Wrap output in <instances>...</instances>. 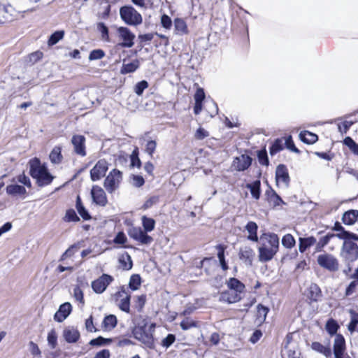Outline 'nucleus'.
Segmentation results:
<instances>
[{
  "label": "nucleus",
  "instance_id": "nucleus-1",
  "mask_svg": "<svg viewBox=\"0 0 358 358\" xmlns=\"http://www.w3.org/2000/svg\"><path fill=\"white\" fill-rule=\"evenodd\" d=\"M134 324L132 329L134 337L148 348H152L154 344L152 332L155 330V324H149L146 318L138 316L134 318Z\"/></svg>",
  "mask_w": 358,
  "mask_h": 358
},
{
  "label": "nucleus",
  "instance_id": "nucleus-2",
  "mask_svg": "<svg viewBox=\"0 0 358 358\" xmlns=\"http://www.w3.org/2000/svg\"><path fill=\"white\" fill-rule=\"evenodd\" d=\"M261 245L258 248L259 261H271L279 249V238L274 233H265L260 236Z\"/></svg>",
  "mask_w": 358,
  "mask_h": 358
},
{
  "label": "nucleus",
  "instance_id": "nucleus-3",
  "mask_svg": "<svg viewBox=\"0 0 358 358\" xmlns=\"http://www.w3.org/2000/svg\"><path fill=\"white\" fill-rule=\"evenodd\" d=\"M310 348L313 350L323 355L326 358H331L332 350L329 345H324L320 342H313ZM346 350L345 341L343 335L336 334L333 345L334 358H344Z\"/></svg>",
  "mask_w": 358,
  "mask_h": 358
},
{
  "label": "nucleus",
  "instance_id": "nucleus-4",
  "mask_svg": "<svg viewBox=\"0 0 358 358\" xmlns=\"http://www.w3.org/2000/svg\"><path fill=\"white\" fill-rule=\"evenodd\" d=\"M30 174L36 179L39 186L48 185L51 183L53 176L48 172L45 165H41L38 159L34 158L29 162Z\"/></svg>",
  "mask_w": 358,
  "mask_h": 358
},
{
  "label": "nucleus",
  "instance_id": "nucleus-5",
  "mask_svg": "<svg viewBox=\"0 0 358 358\" xmlns=\"http://www.w3.org/2000/svg\"><path fill=\"white\" fill-rule=\"evenodd\" d=\"M120 15L125 24L137 26L142 23L141 15L131 6H124L120 9Z\"/></svg>",
  "mask_w": 358,
  "mask_h": 358
},
{
  "label": "nucleus",
  "instance_id": "nucleus-6",
  "mask_svg": "<svg viewBox=\"0 0 358 358\" xmlns=\"http://www.w3.org/2000/svg\"><path fill=\"white\" fill-rule=\"evenodd\" d=\"M341 256L348 264L354 262L358 259V245L352 241H344Z\"/></svg>",
  "mask_w": 358,
  "mask_h": 358
},
{
  "label": "nucleus",
  "instance_id": "nucleus-7",
  "mask_svg": "<svg viewBox=\"0 0 358 358\" xmlns=\"http://www.w3.org/2000/svg\"><path fill=\"white\" fill-rule=\"evenodd\" d=\"M317 262L320 267L330 272H335L339 269L338 260L329 253L324 252L318 255Z\"/></svg>",
  "mask_w": 358,
  "mask_h": 358
},
{
  "label": "nucleus",
  "instance_id": "nucleus-8",
  "mask_svg": "<svg viewBox=\"0 0 358 358\" xmlns=\"http://www.w3.org/2000/svg\"><path fill=\"white\" fill-rule=\"evenodd\" d=\"M122 179V172L116 169H114L106 178L103 183L104 187L108 192L112 193L119 187Z\"/></svg>",
  "mask_w": 358,
  "mask_h": 358
},
{
  "label": "nucleus",
  "instance_id": "nucleus-9",
  "mask_svg": "<svg viewBox=\"0 0 358 358\" xmlns=\"http://www.w3.org/2000/svg\"><path fill=\"white\" fill-rule=\"evenodd\" d=\"M113 280L114 278L112 275L104 273L92 281L91 286L95 293L102 294Z\"/></svg>",
  "mask_w": 358,
  "mask_h": 358
},
{
  "label": "nucleus",
  "instance_id": "nucleus-10",
  "mask_svg": "<svg viewBox=\"0 0 358 358\" xmlns=\"http://www.w3.org/2000/svg\"><path fill=\"white\" fill-rule=\"evenodd\" d=\"M119 39L122 41L120 45L122 48H131L134 44L135 34L127 27H120L117 29Z\"/></svg>",
  "mask_w": 358,
  "mask_h": 358
},
{
  "label": "nucleus",
  "instance_id": "nucleus-11",
  "mask_svg": "<svg viewBox=\"0 0 358 358\" xmlns=\"http://www.w3.org/2000/svg\"><path fill=\"white\" fill-rule=\"evenodd\" d=\"M108 169V164L105 159H100L90 171L92 181H96L105 176Z\"/></svg>",
  "mask_w": 358,
  "mask_h": 358
},
{
  "label": "nucleus",
  "instance_id": "nucleus-12",
  "mask_svg": "<svg viewBox=\"0 0 358 358\" xmlns=\"http://www.w3.org/2000/svg\"><path fill=\"white\" fill-rule=\"evenodd\" d=\"M129 235L134 240L145 245L150 244L153 241V238L140 227L131 229L129 231Z\"/></svg>",
  "mask_w": 358,
  "mask_h": 358
},
{
  "label": "nucleus",
  "instance_id": "nucleus-13",
  "mask_svg": "<svg viewBox=\"0 0 358 358\" xmlns=\"http://www.w3.org/2000/svg\"><path fill=\"white\" fill-rule=\"evenodd\" d=\"M93 201L101 206H105L108 202L104 190L98 185H94L91 190Z\"/></svg>",
  "mask_w": 358,
  "mask_h": 358
},
{
  "label": "nucleus",
  "instance_id": "nucleus-14",
  "mask_svg": "<svg viewBox=\"0 0 358 358\" xmlns=\"http://www.w3.org/2000/svg\"><path fill=\"white\" fill-rule=\"evenodd\" d=\"M255 253L250 246L245 245L240 248L238 252L239 259L246 265L251 266L255 258Z\"/></svg>",
  "mask_w": 358,
  "mask_h": 358
},
{
  "label": "nucleus",
  "instance_id": "nucleus-15",
  "mask_svg": "<svg viewBox=\"0 0 358 358\" xmlns=\"http://www.w3.org/2000/svg\"><path fill=\"white\" fill-rule=\"evenodd\" d=\"M252 163V158L246 155L236 157L232 164V166L238 171H243L249 168Z\"/></svg>",
  "mask_w": 358,
  "mask_h": 358
},
{
  "label": "nucleus",
  "instance_id": "nucleus-16",
  "mask_svg": "<svg viewBox=\"0 0 358 358\" xmlns=\"http://www.w3.org/2000/svg\"><path fill=\"white\" fill-rule=\"evenodd\" d=\"M71 143L73 145L74 151L77 155L82 157L86 155L85 138L82 135H74L71 138Z\"/></svg>",
  "mask_w": 358,
  "mask_h": 358
},
{
  "label": "nucleus",
  "instance_id": "nucleus-17",
  "mask_svg": "<svg viewBox=\"0 0 358 358\" xmlns=\"http://www.w3.org/2000/svg\"><path fill=\"white\" fill-rule=\"evenodd\" d=\"M275 180L277 183L282 182L285 187H288L289 183V176L287 169L284 164H279L275 170Z\"/></svg>",
  "mask_w": 358,
  "mask_h": 358
},
{
  "label": "nucleus",
  "instance_id": "nucleus-18",
  "mask_svg": "<svg viewBox=\"0 0 358 358\" xmlns=\"http://www.w3.org/2000/svg\"><path fill=\"white\" fill-rule=\"evenodd\" d=\"M72 306L70 303L66 302L59 306V310L55 313L54 319L57 322H63L71 313Z\"/></svg>",
  "mask_w": 358,
  "mask_h": 358
},
{
  "label": "nucleus",
  "instance_id": "nucleus-19",
  "mask_svg": "<svg viewBox=\"0 0 358 358\" xmlns=\"http://www.w3.org/2000/svg\"><path fill=\"white\" fill-rule=\"evenodd\" d=\"M13 8L10 5L0 3V24H4L12 20Z\"/></svg>",
  "mask_w": 358,
  "mask_h": 358
},
{
  "label": "nucleus",
  "instance_id": "nucleus-20",
  "mask_svg": "<svg viewBox=\"0 0 358 358\" xmlns=\"http://www.w3.org/2000/svg\"><path fill=\"white\" fill-rule=\"evenodd\" d=\"M63 336L67 343H73L77 342L79 339L80 333L74 327H69L64 329L63 331Z\"/></svg>",
  "mask_w": 358,
  "mask_h": 358
},
{
  "label": "nucleus",
  "instance_id": "nucleus-21",
  "mask_svg": "<svg viewBox=\"0 0 358 358\" xmlns=\"http://www.w3.org/2000/svg\"><path fill=\"white\" fill-rule=\"evenodd\" d=\"M120 296L125 295L120 301L119 308L124 312L129 313L130 311V295L125 291L122 287L118 292Z\"/></svg>",
  "mask_w": 358,
  "mask_h": 358
},
{
  "label": "nucleus",
  "instance_id": "nucleus-22",
  "mask_svg": "<svg viewBox=\"0 0 358 358\" xmlns=\"http://www.w3.org/2000/svg\"><path fill=\"white\" fill-rule=\"evenodd\" d=\"M140 66V62L138 59H134L132 62L125 64L123 63L120 73L122 74H127L136 71Z\"/></svg>",
  "mask_w": 358,
  "mask_h": 358
},
{
  "label": "nucleus",
  "instance_id": "nucleus-23",
  "mask_svg": "<svg viewBox=\"0 0 358 358\" xmlns=\"http://www.w3.org/2000/svg\"><path fill=\"white\" fill-rule=\"evenodd\" d=\"M257 229L258 226L255 222L250 221L246 224L245 229L249 234L248 236L249 240L254 242L258 241Z\"/></svg>",
  "mask_w": 358,
  "mask_h": 358
},
{
  "label": "nucleus",
  "instance_id": "nucleus-24",
  "mask_svg": "<svg viewBox=\"0 0 358 358\" xmlns=\"http://www.w3.org/2000/svg\"><path fill=\"white\" fill-rule=\"evenodd\" d=\"M322 296L320 288L317 284L312 283L308 289V297L313 301H317Z\"/></svg>",
  "mask_w": 358,
  "mask_h": 358
},
{
  "label": "nucleus",
  "instance_id": "nucleus-25",
  "mask_svg": "<svg viewBox=\"0 0 358 358\" xmlns=\"http://www.w3.org/2000/svg\"><path fill=\"white\" fill-rule=\"evenodd\" d=\"M246 188L250 191L252 196L256 200L259 199L261 193V182L259 180L254 181L252 183L246 184Z\"/></svg>",
  "mask_w": 358,
  "mask_h": 358
},
{
  "label": "nucleus",
  "instance_id": "nucleus-26",
  "mask_svg": "<svg viewBox=\"0 0 358 358\" xmlns=\"http://www.w3.org/2000/svg\"><path fill=\"white\" fill-rule=\"evenodd\" d=\"M358 217L357 210H350L345 212L342 217V221L345 224H353Z\"/></svg>",
  "mask_w": 358,
  "mask_h": 358
},
{
  "label": "nucleus",
  "instance_id": "nucleus-27",
  "mask_svg": "<svg viewBox=\"0 0 358 358\" xmlns=\"http://www.w3.org/2000/svg\"><path fill=\"white\" fill-rule=\"evenodd\" d=\"M6 192L11 196H20L25 194L27 192L24 186L15 184L8 185Z\"/></svg>",
  "mask_w": 358,
  "mask_h": 358
},
{
  "label": "nucleus",
  "instance_id": "nucleus-28",
  "mask_svg": "<svg viewBox=\"0 0 358 358\" xmlns=\"http://www.w3.org/2000/svg\"><path fill=\"white\" fill-rule=\"evenodd\" d=\"M223 300L227 301L229 303H235L241 300V294L234 290H228L222 294Z\"/></svg>",
  "mask_w": 358,
  "mask_h": 358
},
{
  "label": "nucleus",
  "instance_id": "nucleus-29",
  "mask_svg": "<svg viewBox=\"0 0 358 358\" xmlns=\"http://www.w3.org/2000/svg\"><path fill=\"white\" fill-rule=\"evenodd\" d=\"M227 286L229 288V290H234L239 294H241L245 289V285L238 279L231 278L228 282Z\"/></svg>",
  "mask_w": 358,
  "mask_h": 358
},
{
  "label": "nucleus",
  "instance_id": "nucleus-30",
  "mask_svg": "<svg viewBox=\"0 0 358 358\" xmlns=\"http://www.w3.org/2000/svg\"><path fill=\"white\" fill-rule=\"evenodd\" d=\"M316 243V238L313 236L307 238H299V250L301 252H303L306 250Z\"/></svg>",
  "mask_w": 358,
  "mask_h": 358
},
{
  "label": "nucleus",
  "instance_id": "nucleus-31",
  "mask_svg": "<svg viewBox=\"0 0 358 358\" xmlns=\"http://www.w3.org/2000/svg\"><path fill=\"white\" fill-rule=\"evenodd\" d=\"M49 157L52 164H60L63 159V156L62 155V148L59 146L55 147L50 153Z\"/></svg>",
  "mask_w": 358,
  "mask_h": 358
},
{
  "label": "nucleus",
  "instance_id": "nucleus-32",
  "mask_svg": "<svg viewBox=\"0 0 358 358\" xmlns=\"http://www.w3.org/2000/svg\"><path fill=\"white\" fill-rule=\"evenodd\" d=\"M300 139L307 144H313L317 141V136L308 131H303L299 134Z\"/></svg>",
  "mask_w": 358,
  "mask_h": 358
},
{
  "label": "nucleus",
  "instance_id": "nucleus-33",
  "mask_svg": "<svg viewBox=\"0 0 358 358\" xmlns=\"http://www.w3.org/2000/svg\"><path fill=\"white\" fill-rule=\"evenodd\" d=\"M76 208L77 209L78 213L81 216V217L85 220H89L91 219V216L88 211L84 207L81 199L79 196H77L76 199Z\"/></svg>",
  "mask_w": 358,
  "mask_h": 358
},
{
  "label": "nucleus",
  "instance_id": "nucleus-34",
  "mask_svg": "<svg viewBox=\"0 0 358 358\" xmlns=\"http://www.w3.org/2000/svg\"><path fill=\"white\" fill-rule=\"evenodd\" d=\"M174 27L176 34L182 35L187 33V24L183 19L176 18L174 20Z\"/></svg>",
  "mask_w": 358,
  "mask_h": 358
},
{
  "label": "nucleus",
  "instance_id": "nucleus-35",
  "mask_svg": "<svg viewBox=\"0 0 358 358\" xmlns=\"http://www.w3.org/2000/svg\"><path fill=\"white\" fill-rule=\"evenodd\" d=\"M349 313L350 315V322L348 326V329L351 333H353L357 330L358 324V313L352 309L349 310Z\"/></svg>",
  "mask_w": 358,
  "mask_h": 358
},
{
  "label": "nucleus",
  "instance_id": "nucleus-36",
  "mask_svg": "<svg viewBox=\"0 0 358 358\" xmlns=\"http://www.w3.org/2000/svg\"><path fill=\"white\" fill-rule=\"evenodd\" d=\"M180 326L182 330L187 331L198 327V322L191 317H185L180 322Z\"/></svg>",
  "mask_w": 358,
  "mask_h": 358
},
{
  "label": "nucleus",
  "instance_id": "nucleus-37",
  "mask_svg": "<svg viewBox=\"0 0 358 358\" xmlns=\"http://www.w3.org/2000/svg\"><path fill=\"white\" fill-rule=\"evenodd\" d=\"M216 249L217 250V257L221 267L224 271H227L228 269V266L224 259L225 247L222 245H218L216 246Z\"/></svg>",
  "mask_w": 358,
  "mask_h": 358
},
{
  "label": "nucleus",
  "instance_id": "nucleus-38",
  "mask_svg": "<svg viewBox=\"0 0 358 358\" xmlns=\"http://www.w3.org/2000/svg\"><path fill=\"white\" fill-rule=\"evenodd\" d=\"M117 322L116 317L114 315H109L104 318L103 325L105 329L111 330L117 325Z\"/></svg>",
  "mask_w": 358,
  "mask_h": 358
},
{
  "label": "nucleus",
  "instance_id": "nucleus-39",
  "mask_svg": "<svg viewBox=\"0 0 358 358\" xmlns=\"http://www.w3.org/2000/svg\"><path fill=\"white\" fill-rule=\"evenodd\" d=\"M64 36V31L63 30H59L55 31L53 34H51L50 36L48 45L49 46H52L55 44H57L60 40H62Z\"/></svg>",
  "mask_w": 358,
  "mask_h": 358
},
{
  "label": "nucleus",
  "instance_id": "nucleus-40",
  "mask_svg": "<svg viewBox=\"0 0 358 358\" xmlns=\"http://www.w3.org/2000/svg\"><path fill=\"white\" fill-rule=\"evenodd\" d=\"M327 331L331 336L336 335V332L339 328V326L336 320L334 319H329L327 320L325 326Z\"/></svg>",
  "mask_w": 358,
  "mask_h": 358
},
{
  "label": "nucleus",
  "instance_id": "nucleus-41",
  "mask_svg": "<svg viewBox=\"0 0 358 358\" xmlns=\"http://www.w3.org/2000/svg\"><path fill=\"white\" fill-rule=\"evenodd\" d=\"M343 143L353 154L358 155V144L351 137H345L343 140Z\"/></svg>",
  "mask_w": 358,
  "mask_h": 358
},
{
  "label": "nucleus",
  "instance_id": "nucleus-42",
  "mask_svg": "<svg viewBox=\"0 0 358 358\" xmlns=\"http://www.w3.org/2000/svg\"><path fill=\"white\" fill-rule=\"evenodd\" d=\"M142 224L144 228V231L146 232H150L155 229V221L152 218L143 216Z\"/></svg>",
  "mask_w": 358,
  "mask_h": 358
},
{
  "label": "nucleus",
  "instance_id": "nucleus-43",
  "mask_svg": "<svg viewBox=\"0 0 358 358\" xmlns=\"http://www.w3.org/2000/svg\"><path fill=\"white\" fill-rule=\"evenodd\" d=\"M335 236L334 234H327L326 236H323L320 239V241L317 243L316 245V250L320 251L324 248L326 245H327L329 241Z\"/></svg>",
  "mask_w": 358,
  "mask_h": 358
},
{
  "label": "nucleus",
  "instance_id": "nucleus-44",
  "mask_svg": "<svg viewBox=\"0 0 358 358\" xmlns=\"http://www.w3.org/2000/svg\"><path fill=\"white\" fill-rule=\"evenodd\" d=\"M113 341L111 338H105L102 336H99L96 338L92 339L90 341V345L93 346H101L110 343Z\"/></svg>",
  "mask_w": 358,
  "mask_h": 358
},
{
  "label": "nucleus",
  "instance_id": "nucleus-45",
  "mask_svg": "<svg viewBox=\"0 0 358 358\" xmlns=\"http://www.w3.org/2000/svg\"><path fill=\"white\" fill-rule=\"evenodd\" d=\"M282 244L287 248H292L295 245V239L292 235L287 234L282 237Z\"/></svg>",
  "mask_w": 358,
  "mask_h": 358
},
{
  "label": "nucleus",
  "instance_id": "nucleus-46",
  "mask_svg": "<svg viewBox=\"0 0 358 358\" xmlns=\"http://www.w3.org/2000/svg\"><path fill=\"white\" fill-rule=\"evenodd\" d=\"M141 285V278L139 275L134 274L130 278L129 286L132 290H136Z\"/></svg>",
  "mask_w": 358,
  "mask_h": 358
},
{
  "label": "nucleus",
  "instance_id": "nucleus-47",
  "mask_svg": "<svg viewBox=\"0 0 358 358\" xmlns=\"http://www.w3.org/2000/svg\"><path fill=\"white\" fill-rule=\"evenodd\" d=\"M148 87V83L146 80H141L134 86V92L138 96H141L143 91Z\"/></svg>",
  "mask_w": 358,
  "mask_h": 358
},
{
  "label": "nucleus",
  "instance_id": "nucleus-48",
  "mask_svg": "<svg viewBox=\"0 0 358 358\" xmlns=\"http://www.w3.org/2000/svg\"><path fill=\"white\" fill-rule=\"evenodd\" d=\"M64 220L66 222H78L80 220V218L78 217L73 209H69L66 212Z\"/></svg>",
  "mask_w": 358,
  "mask_h": 358
},
{
  "label": "nucleus",
  "instance_id": "nucleus-49",
  "mask_svg": "<svg viewBox=\"0 0 358 358\" xmlns=\"http://www.w3.org/2000/svg\"><path fill=\"white\" fill-rule=\"evenodd\" d=\"M48 342L52 349L55 348L57 343V335L55 329H52L48 334Z\"/></svg>",
  "mask_w": 358,
  "mask_h": 358
},
{
  "label": "nucleus",
  "instance_id": "nucleus-50",
  "mask_svg": "<svg viewBox=\"0 0 358 358\" xmlns=\"http://www.w3.org/2000/svg\"><path fill=\"white\" fill-rule=\"evenodd\" d=\"M73 296L77 301H79L82 304L85 303L83 292L79 286L77 285L73 288Z\"/></svg>",
  "mask_w": 358,
  "mask_h": 358
},
{
  "label": "nucleus",
  "instance_id": "nucleus-51",
  "mask_svg": "<svg viewBox=\"0 0 358 358\" xmlns=\"http://www.w3.org/2000/svg\"><path fill=\"white\" fill-rule=\"evenodd\" d=\"M97 29L101 32L102 38L106 41H109L108 29L103 22L97 24Z\"/></svg>",
  "mask_w": 358,
  "mask_h": 358
},
{
  "label": "nucleus",
  "instance_id": "nucleus-52",
  "mask_svg": "<svg viewBox=\"0 0 358 358\" xmlns=\"http://www.w3.org/2000/svg\"><path fill=\"white\" fill-rule=\"evenodd\" d=\"M283 149L282 142L280 139H276L270 148V154L274 155Z\"/></svg>",
  "mask_w": 358,
  "mask_h": 358
},
{
  "label": "nucleus",
  "instance_id": "nucleus-53",
  "mask_svg": "<svg viewBox=\"0 0 358 358\" xmlns=\"http://www.w3.org/2000/svg\"><path fill=\"white\" fill-rule=\"evenodd\" d=\"M289 336H287V343L285 345V348L287 350V356L289 358H301V353L297 350H292L289 348Z\"/></svg>",
  "mask_w": 358,
  "mask_h": 358
},
{
  "label": "nucleus",
  "instance_id": "nucleus-54",
  "mask_svg": "<svg viewBox=\"0 0 358 358\" xmlns=\"http://www.w3.org/2000/svg\"><path fill=\"white\" fill-rule=\"evenodd\" d=\"M176 341V336L172 334H169L167 336L162 340L161 345L169 348Z\"/></svg>",
  "mask_w": 358,
  "mask_h": 358
},
{
  "label": "nucleus",
  "instance_id": "nucleus-55",
  "mask_svg": "<svg viewBox=\"0 0 358 358\" xmlns=\"http://www.w3.org/2000/svg\"><path fill=\"white\" fill-rule=\"evenodd\" d=\"M130 159H131V166L132 167H140L141 166V160L140 159L138 158V148H136L132 154L130 155Z\"/></svg>",
  "mask_w": 358,
  "mask_h": 358
},
{
  "label": "nucleus",
  "instance_id": "nucleus-56",
  "mask_svg": "<svg viewBox=\"0 0 358 358\" xmlns=\"http://www.w3.org/2000/svg\"><path fill=\"white\" fill-rule=\"evenodd\" d=\"M105 56V52L101 49L92 50L89 55L90 60H96L102 59Z\"/></svg>",
  "mask_w": 358,
  "mask_h": 358
},
{
  "label": "nucleus",
  "instance_id": "nucleus-57",
  "mask_svg": "<svg viewBox=\"0 0 358 358\" xmlns=\"http://www.w3.org/2000/svg\"><path fill=\"white\" fill-rule=\"evenodd\" d=\"M28 348L32 355L37 357L41 356V351L36 343L33 341H30L28 344Z\"/></svg>",
  "mask_w": 358,
  "mask_h": 358
},
{
  "label": "nucleus",
  "instance_id": "nucleus-58",
  "mask_svg": "<svg viewBox=\"0 0 358 358\" xmlns=\"http://www.w3.org/2000/svg\"><path fill=\"white\" fill-rule=\"evenodd\" d=\"M257 157H258L259 162L262 165H264V166L268 165L269 161H268L266 150L259 151Z\"/></svg>",
  "mask_w": 358,
  "mask_h": 358
},
{
  "label": "nucleus",
  "instance_id": "nucleus-59",
  "mask_svg": "<svg viewBox=\"0 0 358 358\" xmlns=\"http://www.w3.org/2000/svg\"><path fill=\"white\" fill-rule=\"evenodd\" d=\"M161 24L166 29H169L172 26V20L169 16L164 14L161 17Z\"/></svg>",
  "mask_w": 358,
  "mask_h": 358
},
{
  "label": "nucleus",
  "instance_id": "nucleus-60",
  "mask_svg": "<svg viewBox=\"0 0 358 358\" xmlns=\"http://www.w3.org/2000/svg\"><path fill=\"white\" fill-rule=\"evenodd\" d=\"M145 183V180L141 176L133 175L132 176V185L136 187H140Z\"/></svg>",
  "mask_w": 358,
  "mask_h": 358
},
{
  "label": "nucleus",
  "instance_id": "nucleus-61",
  "mask_svg": "<svg viewBox=\"0 0 358 358\" xmlns=\"http://www.w3.org/2000/svg\"><path fill=\"white\" fill-rule=\"evenodd\" d=\"M77 249H78V247L76 245H72L62 255L61 259L64 260V259H66L67 257H70L73 256Z\"/></svg>",
  "mask_w": 358,
  "mask_h": 358
},
{
  "label": "nucleus",
  "instance_id": "nucleus-62",
  "mask_svg": "<svg viewBox=\"0 0 358 358\" xmlns=\"http://www.w3.org/2000/svg\"><path fill=\"white\" fill-rule=\"evenodd\" d=\"M157 143L155 141H149L147 143L145 151L146 152L150 155L152 156L155 149H156Z\"/></svg>",
  "mask_w": 358,
  "mask_h": 358
},
{
  "label": "nucleus",
  "instance_id": "nucleus-63",
  "mask_svg": "<svg viewBox=\"0 0 358 358\" xmlns=\"http://www.w3.org/2000/svg\"><path fill=\"white\" fill-rule=\"evenodd\" d=\"M209 136V133L206 131L204 129L200 127L199 128L195 133V138L199 140H202L206 137Z\"/></svg>",
  "mask_w": 358,
  "mask_h": 358
},
{
  "label": "nucleus",
  "instance_id": "nucleus-64",
  "mask_svg": "<svg viewBox=\"0 0 358 358\" xmlns=\"http://www.w3.org/2000/svg\"><path fill=\"white\" fill-rule=\"evenodd\" d=\"M357 285L358 282L357 280L352 281L346 288L345 295L350 296L352 294L355 292Z\"/></svg>",
  "mask_w": 358,
  "mask_h": 358
}]
</instances>
